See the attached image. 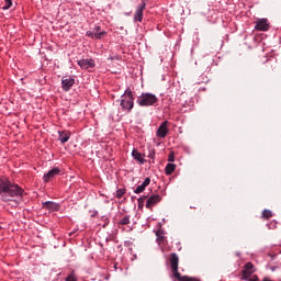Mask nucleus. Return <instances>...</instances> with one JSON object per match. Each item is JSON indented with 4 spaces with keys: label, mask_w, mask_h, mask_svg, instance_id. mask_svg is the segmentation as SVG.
I'll use <instances>...</instances> for the list:
<instances>
[{
    "label": "nucleus",
    "mask_w": 281,
    "mask_h": 281,
    "mask_svg": "<svg viewBox=\"0 0 281 281\" xmlns=\"http://www.w3.org/2000/svg\"><path fill=\"white\" fill-rule=\"evenodd\" d=\"M66 281H77V280H76V277H74V274H69V276L66 278Z\"/></svg>",
    "instance_id": "obj_27"
},
{
    "label": "nucleus",
    "mask_w": 281,
    "mask_h": 281,
    "mask_svg": "<svg viewBox=\"0 0 281 281\" xmlns=\"http://www.w3.org/2000/svg\"><path fill=\"white\" fill-rule=\"evenodd\" d=\"M126 14V16H131V13H125Z\"/></svg>",
    "instance_id": "obj_29"
},
{
    "label": "nucleus",
    "mask_w": 281,
    "mask_h": 281,
    "mask_svg": "<svg viewBox=\"0 0 281 281\" xmlns=\"http://www.w3.org/2000/svg\"><path fill=\"white\" fill-rule=\"evenodd\" d=\"M78 65L81 69H93L95 67V60L93 58L78 60Z\"/></svg>",
    "instance_id": "obj_12"
},
{
    "label": "nucleus",
    "mask_w": 281,
    "mask_h": 281,
    "mask_svg": "<svg viewBox=\"0 0 281 281\" xmlns=\"http://www.w3.org/2000/svg\"><path fill=\"white\" fill-rule=\"evenodd\" d=\"M256 270H254V263L247 262L244 266V269L241 270V280L249 281V278L251 277V273H255Z\"/></svg>",
    "instance_id": "obj_7"
},
{
    "label": "nucleus",
    "mask_w": 281,
    "mask_h": 281,
    "mask_svg": "<svg viewBox=\"0 0 281 281\" xmlns=\"http://www.w3.org/2000/svg\"><path fill=\"white\" fill-rule=\"evenodd\" d=\"M132 157L136 161H139V164H146V160L144 159V156H142V153H139L137 149H133Z\"/></svg>",
    "instance_id": "obj_17"
},
{
    "label": "nucleus",
    "mask_w": 281,
    "mask_h": 281,
    "mask_svg": "<svg viewBox=\"0 0 281 281\" xmlns=\"http://www.w3.org/2000/svg\"><path fill=\"white\" fill-rule=\"evenodd\" d=\"M271 271H276V268H271Z\"/></svg>",
    "instance_id": "obj_30"
},
{
    "label": "nucleus",
    "mask_w": 281,
    "mask_h": 281,
    "mask_svg": "<svg viewBox=\"0 0 281 281\" xmlns=\"http://www.w3.org/2000/svg\"><path fill=\"white\" fill-rule=\"evenodd\" d=\"M157 102H159V98L150 92H143L136 100L138 106H156Z\"/></svg>",
    "instance_id": "obj_4"
},
{
    "label": "nucleus",
    "mask_w": 281,
    "mask_h": 281,
    "mask_svg": "<svg viewBox=\"0 0 281 281\" xmlns=\"http://www.w3.org/2000/svg\"><path fill=\"white\" fill-rule=\"evenodd\" d=\"M169 260H170V267L172 270V274L179 281H200L196 278H192V277H188V276L182 277L181 273H179V255H177V252H172Z\"/></svg>",
    "instance_id": "obj_3"
},
{
    "label": "nucleus",
    "mask_w": 281,
    "mask_h": 281,
    "mask_svg": "<svg viewBox=\"0 0 281 281\" xmlns=\"http://www.w3.org/2000/svg\"><path fill=\"white\" fill-rule=\"evenodd\" d=\"M156 236H157L156 243L158 245H161V243H164V229L156 231Z\"/></svg>",
    "instance_id": "obj_19"
},
{
    "label": "nucleus",
    "mask_w": 281,
    "mask_h": 281,
    "mask_svg": "<svg viewBox=\"0 0 281 281\" xmlns=\"http://www.w3.org/2000/svg\"><path fill=\"white\" fill-rule=\"evenodd\" d=\"M56 175H60V169L58 167L50 169L48 172H46L43 176L44 183H49V181H52V179H54V177H56Z\"/></svg>",
    "instance_id": "obj_11"
},
{
    "label": "nucleus",
    "mask_w": 281,
    "mask_h": 281,
    "mask_svg": "<svg viewBox=\"0 0 281 281\" xmlns=\"http://www.w3.org/2000/svg\"><path fill=\"white\" fill-rule=\"evenodd\" d=\"M157 203H161V195L159 194H153L150 195L146 201V207L147 210H153Z\"/></svg>",
    "instance_id": "obj_8"
},
{
    "label": "nucleus",
    "mask_w": 281,
    "mask_h": 281,
    "mask_svg": "<svg viewBox=\"0 0 281 281\" xmlns=\"http://www.w3.org/2000/svg\"><path fill=\"white\" fill-rule=\"evenodd\" d=\"M168 135V121H164L157 132H156V136L160 137V139H166V136Z\"/></svg>",
    "instance_id": "obj_10"
},
{
    "label": "nucleus",
    "mask_w": 281,
    "mask_h": 281,
    "mask_svg": "<svg viewBox=\"0 0 281 281\" xmlns=\"http://www.w3.org/2000/svg\"><path fill=\"white\" fill-rule=\"evenodd\" d=\"M148 186H150V178H146L143 183L140 186H138L135 190L134 193L135 194H142V192H144V190H146V188H148Z\"/></svg>",
    "instance_id": "obj_16"
},
{
    "label": "nucleus",
    "mask_w": 281,
    "mask_h": 281,
    "mask_svg": "<svg viewBox=\"0 0 281 281\" xmlns=\"http://www.w3.org/2000/svg\"><path fill=\"white\" fill-rule=\"evenodd\" d=\"M144 10H146V1L142 0L140 4L136 8L134 23H142L144 21Z\"/></svg>",
    "instance_id": "obj_5"
},
{
    "label": "nucleus",
    "mask_w": 281,
    "mask_h": 281,
    "mask_svg": "<svg viewBox=\"0 0 281 281\" xmlns=\"http://www.w3.org/2000/svg\"><path fill=\"white\" fill-rule=\"evenodd\" d=\"M273 216V213L271 212V210H263L262 212V218L269 220Z\"/></svg>",
    "instance_id": "obj_21"
},
{
    "label": "nucleus",
    "mask_w": 281,
    "mask_h": 281,
    "mask_svg": "<svg viewBox=\"0 0 281 281\" xmlns=\"http://www.w3.org/2000/svg\"><path fill=\"white\" fill-rule=\"evenodd\" d=\"M23 188L10 181V179L5 177L0 178V195L4 203H8V201H13V199L16 196H23Z\"/></svg>",
    "instance_id": "obj_1"
},
{
    "label": "nucleus",
    "mask_w": 281,
    "mask_h": 281,
    "mask_svg": "<svg viewBox=\"0 0 281 281\" xmlns=\"http://www.w3.org/2000/svg\"><path fill=\"white\" fill-rule=\"evenodd\" d=\"M177 170V165L168 162L165 167V175L170 176Z\"/></svg>",
    "instance_id": "obj_18"
},
{
    "label": "nucleus",
    "mask_w": 281,
    "mask_h": 281,
    "mask_svg": "<svg viewBox=\"0 0 281 281\" xmlns=\"http://www.w3.org/2000/svg\"><path fill=\"white\" fill-rule=\"evenodd\" d=\"M146 199H148V195L140 196L137 199L139 210H142V207H144V203H145Z\"/></svg>",
    "instance_id": "obj_22"
},
{
    "label": "nucleus",
    "mask_w": 281,
    "mask_h": 281,
    "mask_svg": "<svg viewBox=\"0 0 281 281\" xmlns=\"http://www.w3.org/2000/svg\"><path fill=\"white\" fill-rule=\"evenodd\" d=\"M5 4L2 7V10H10L12 8V0H4Z\"/></svg>",
    "instance_id": "obj_24"
},
{
    "label": "nucleus",
    "mask_w": 281,
    "mask_h": 281,
    "mask_svg": "<svg viewBox=\"0 0 281 281\" xmlns=\"http://www.w3.org/2000/svg\"><path fill=\"white\" fill-rule=\"evenodd\" d=\"M126 194V189H117L116 190V199H122Z\"/></svg>",
    "instance_id": "obj_23"
},
{
    "label": "nucleus",
    "mask_w": 281,
    "mask_h": 281,
    "mask_svg": "<svg viewBox=\"0 0 281 281\" xmlns=\"http://www.w3.org/2000/svg\"><path fill=\"white\" fill-rule=\"evenodd\" d=\"M121 98L120 106L122 111H125V113H131L135 106V95L133 94V90L127 87Z\"/></svg>",
    "instance_id": "obj_2"
},
{
    "label": "nucleus",
    "mask_w": 281,
    "mask_h": 281,
    "mask_svg": "<svg viewBox=\"0 0 281 281\" xmlns=\"http://www.w3.org/2000/svg\"><path fill=\"white\" fill-rule=\"evenodd\" d=\"M130 224H131V215H125L117 223V225H130Z\"/></svg>",
    "instance_id": "obj_20"
},
{
    "label": "nucleus",
    "mask_w": 281,
    "mask_h": 281,
    "mask_svg": "<svg viewBox=\"0 0 281 281\" xmlns=\"http://www.w3.org/2000/svg\"><path fill=\"white\" fill-rule=\"evenodd\" d=\"M76 85V79L71 76H66L61 78V89L63 91H71V87Z\"/></svg>",
    "instance_id": "obj_6"
},
{
    "label": "nucleus",
    "mask_w": 281,
    "mask_h": 281,
    "mask_svg": "<svg viewBox=\"0 0 281 281\" xmlns=\"http://www.w3.org/2000/svg\"><path fill=\"white\" fill-rule=\"evenodd\" d=\"M71 138V132L68 131H58V139L61 144H67Z\"/></svg>",
    "instance_id": "obj_15"
},
{
    "label": "nucleus",
    "mask_w": 281,
    "mask_h": 281,
    "mask_svg": "<svg viewBox=\"0 0 281 281\" xmlns=\"http://www.w3.org/2000/svg\"><path fill=\"white\" fill-rule=\"evenodd\" d=\"M92 32H94V34H100V32H102V27L100 25H95Z\"/></svg>",
    "instance_id": "obj_25"
},
{
    "label": "nucleus",
    "mask_w": 281,
    "mask_h": 281,
    "mask_svg": "<svg viewBox=\"0 0 281 281\" xmlns=\"http://www.w3.org/2000/svg\"><path fill=\"white\" fill-rule=\"evenodd\" d=\"M251 281H258L257 277L255 279H252Z\"/></svg>",
    "instance_id": "obj_28"
},
{
    "label": "nucleus",
    "mask_w": 281,
    "mask_h": 281,
    "mask_svg": "<svg viewBox=\"0 0 281 281\" xmlns=\"http://www.w3.org/2000/svg\"><path fill=\"white\" fill-rule=\"evenodd\" d=\"M255 30L257 32H269V21L267 19H259L256 22Z\"/></svg>",
    "instance_id": "obj_9"
},
{
    "label": "nucleus",
    "mask_w": 281,
    "mask_h": 281,
    "mask_svg": "<svg viewBox=\"0 0 281 281\" xmlns=\"http://www.w3.org/2000/svg\"><path fill=\"white\" fill-rule=\"evenodd\" d=\"M168 161L169 162H173L175 161V154H169V156H168Z\"/></svg>",
    "instance_id": "obj_26"
},
{
    "label": "nucleus",
    "mask_w": 281,
    "mask_h": 281,
    "mask_svg": "<svg viewBox=\"0 0 281 281\" xmlns=\"http://www.w3.org/2000/svg\"><path fill=\"white\" fill-rule=\"evenodd\" d=\"M43 207L45 210H48L49 212H58L60 210V203L46 201V202H43Z\"/></svg>",
    "instance_id": "obj_13"
},
{
    "label": "nucleus",
    "mask_w": 281,
    "mask_h": 281,
    "mask_svg": "<svg viewBox=\"0 0 281 281\" xmlns=\"http://www.w3.org/2000/svg\"><path fill=\"white\" fill-rule=\"evenodd\" d=\"M86 36L89 38H95V41H102V36H106V31L95 33V31H87Z\"/></svg>",
    "instance_id": "obj_14"
}]
</instances>
